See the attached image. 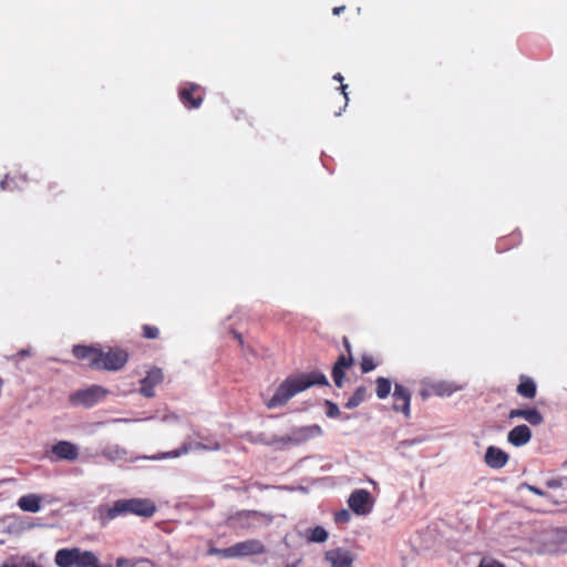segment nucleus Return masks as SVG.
Returning <instances> with one entry per match:
<instances>
[{
    "mask_svg": "<svg viewBox=\"0 0 567 567\" xmlns=\"http://www.w3.org/2000/svg\"><path fill=\"white\" fill-rule=\"evenodd\" d=\"M316 384L328 385L327 377L320 372L290 375L277 388L266 405L268 409L282 406L296 394Z\"/></svg>",
    "mask_w": 567,
    "mask_h": 567,
    "instance_id": "obj_1",
    "label": "nucleus"
},
{
    "mask_svg": "<svg viewBox=\"0 0 567 567\" xmlns=\"http://www.w3.org/2000/svg\"><path fill=\"white\" fill-rule=\"evenodd\" d=\"M156 512V505L148 498L118 499L113 506L101 509L103 524L118 517L133 514L142 517H152Z\"/></svg>",
    "mask_w": 567,
    "mask_h": 567,
    "instance_id": "obj_2",
    "label": "nucleus"
},
{
    "mask_svg": "<svg viewBox=\"0 0 567 567\" xmlns=\"http://www.w3.org/2000/svg\"><path fill=\"white\" fill-rule=\"evenodd\" d=\"M274 516L268 513L241 509L230 514L226 518V526L233 530H251L260 526H269Z\"/></svg>",
    "mask_w": 567,
    "mask_h": 567,
    "instance_id": "obj_3",
    "label": "nucleus"
},
{
    "mask_svg": "<svg viewBox=\"0 0 567 567\" xmlns=\"http://www.w3.org/2000/svg\"><path fill=\"white\" fill-rule=\"evenodd\" d=\"M54 561L59 567H92L99 563V559L90 550L73 547L59 549L55 553Z\"/></svg>",
    "mask_w": 567,
    "mask_h": 567,
    "instance_id": "obj_4",
    "label": "nucleus"
},
{
    "mask_svg": "<svg viewBox=\"0 0 567 567\" xmlns=\"http://www.w3.org/2000/svg\"><path fill=\"white\" fill-rule=\"evenodd\" d=\"M109 394V390L93 384L86 389L78 390L70 395V402L75 406L92 408L103 401Z\"/></svg>",
    "mask_w": 567,
    "mask_h": 567,
    "instance_id": "obj_5",
    "label": "nucleus"
},
{
    "mask_svg": "<svg viewBox=\"0 0 567 567\" xmlns=\"http://www.w3.org/2000/svg\"><path fill=\"white\" fill-rule=\"evenodd\" d=\"M128 352L117 347H109L107 350L101 348V359L97 370L120 371L128 361Z\"/></svg>",
    "mask_w": 567,
    "mask_h": 567,
    "instance_id": "obj_6",
    "label": "nucleus"
},
{
    "mask_svg": "<svg viewBox=\"0 0 567 567\" xmlns=\"http://www.w3.org/2000/svg\"><path fill=\"white\" fill-rule=\"evenodd\" d=\"M342 344L347 354H340L332 367V379L338 388H342L346 370L353 364L352 347L348 337L342 338Z\"/></svg>",
    "mask_w": 567,
    "mask_h": 567,
    "instance_id": "obj_7",
    "label": "nucleus"
},
{
    "mask_svg": "<svg viewBox=\"0 0 567 567\" xmlns=\"http://www.w3.org/2000/svg\"><path fill=\"white\" fill-rule=\"evenodd\" d=\"M213 551L221 554L224 557L259 555L265 551V546L260 540L248 539L224 549H214Z\"/></svg>",
    "mask_w": 567,
    "mask_h": 567,
    "instance_id": "obj_8",
    "label": "nucleus"
},
{
    "mask_svg": "<svg viewBox=\"0 0 567 567\" xmlns=\"http://www.w3.org/2000/svg\"><path fill=\"white\" fill-rule=\"evenodd\" d=\"M461 388L447 381H422L420 395L423 400L431 396H450Z\"/></svg>",
    "mask_w": 567,
    "mask_h": 567,
    "instance_id": "obj_9",
    "label": "nucleus"
},
{
    "mask_svg": "<svg viewBox=\"0 0 567 567\" xmlns=\"http://www.w3.org/2000/svg\"><path fill=\"white\" fill-rule=\"evenodd\" d=\"M204 96L205 90L196 83H185L178 90L179 101L188 110L200 107Z\"/></svg>",
    "mask_w": 567,
    "mask_h": 567,
    "instance_id": "obj_10",
    "label": "nucleus"
},
{
    "mask_svg": "<svg viewBox=\"0 0 567 567\" xmlns=\"http://www.w3.org/2000/svg\"><path fill=\"white\" fill-rule=\"evenodd\" d=\"M348 505L357 515H367L372 509L371 494L363 488L353 491L348 499Z\"/></svg>",
    "mask_w": 567,
    "mask_h": 567,
    "instance_id": "obj_11",
    "label": "nucleus"
},
{
    "mask_svg": "<svg viewBox=\"0 0 567 567\" xmlns=\"http://www.w3.org/2000/svg\"><path fill=\"white\" fill-rule=\"evenodd\" d=\"M72 354L80 361L86 362L93 370L99 369L101 359V347L76 344L72 348Z\"/></svg>",
    "mask_w": 567,
    "mask_h": 567,
    "instance_id": "obj_12",
    "label": "nucleus"
},
{
    "mask_svg": "<svg viewBox=\"0 0 567 567\" xmlns=\"http://www.w3.org/2000/svg\"><path fill=\"white\" fill-rule=\"evenodd\" d=\"M320 434L321 427L319 425H310L296 429L292 431L291 435L274 439L271 442L300 444Z\"/></svg>",
    "mask_w": 567,
    "mask_h": 567,
    "instance_id": "obj_13",
    "label": "nucleus"
},
{
    "mask_svg": "<svg viewBox=\"0 0 567 567\" xmlns=\"http://www.w3.org/2000/svg\"><path fill=\"white\" fill-rule=\"evenodd\" d=\"M393 404L392 410L394 412L402 413L406 419L411 416V392L408 388L396 383L394 385V392L392 394Z\"/></svg>",
    "mask_w": 567,
    "mask_h": 567,
    "instance_id": "obj_14",
    "label": "nucleus"
},
{
    "mask_svg": "<svg viewBox=\"0 0 567 567\" xmlns=\"http://www.w3.org/2000/svg\"><path fill=\"white\" fill-rule=\"evenodd\" d=\"M164 380V374L162 369L152 368L147 371L146 377L141 380L140 392L145 398H153L155 395V386L162 383Z\"/></svg>",
    "mask_w": 567,
    "mask_h": 567,
    "instance_id": "obj_15",
    "label": "nucleus"
},
{
    "mask_svg": "<svg viewBox=\"0 0 567 567\" xmlns=\"http://www.w3.org/2000/svg\"><path fill=\"white\" fill-rule=\"evenodd\" d=\"M52 454L58 460L75 461L79 457V449L69 441H60L52 446Z\"/></svg>",
    "mask_w": 567,
    "mask_h": 567,
    "instance_id": "obj_16",
    "label": "nucleus"
},
{
    "mask_svg": "<svg viewBox=\"0 0 567 567\" xmlns=\"http://www.w3.org/2000/svg\"><path fill=\"white\" fill-rule=\"evenodd\" d=\"M331 567H352L353 556L348 550L336 548L328 550L324 555Z\"/></svg>",
    "mask_w": 567,
    "mask_h": 567,
    "instance_id": "obj_17",
    "label": "nucleus"
},
{
    "mask_svg": "<svg viewBox=\"0 0 567 567\" xmlns=\"http://www.w3.org/2000/svg\"><path fill=\"white\" fill-rule=\"evenodd\" d=\"M508 454L496 447V446H488L485 453V463L491 467L495 470L503 468L507 462H508Z\"/></svg>",
    "mask_w": 567,
    "mask_h": 567,
    "instance_id": "obj_18",
    "label": "nucleus"
},
{
    "mask_svg": "<svg viewBox=\"0 0 567 567\" xmlns=\"http://www.w3.org/2000/svg\"><path fill=\"white\" fill-rule=\"evenodd\" d=\"M518 417L526 420L529 424L534 426L540 425L544 422L542 413L535 408L513 409L509 411L508 419L513 420Z\"/></svg>",
    "mask_w": 567,
    "mask_h": 567,
    "instance_id": "obj_19",
    "label": "nucleus"
},
{
    "mask_svg": "<svg viewBox=\"0 0 567 567\" xmlns=\"http://www.w3.org/2000/svg\"><path fill=\"white\" fill-rule=\"evenodd\" d=\"M530 439L532 431L525 424L515 426L507 434V441L516 447L527 444L530 441Z\"/></svg>",
    "mask_w": 567,
    "mask_h": 567,
    "instance_id": "obj_20",
    "label": "nucleus"
},
{
    "mask_svg": "<svg viewBox=\"0 0 567 567\" xmlns=\"http://www.w3.org/2000/svg\"><path fill=\"white\" fill-rule=\"evenodd\" d=\"M41 496L37 494L23 495L18 501V506L23 512L38 513L41 509Z\"/></svg>",
    "mask_w": 567,
    "mask_h": 567,
    "instance_id": "obj_21",
    "label": "nucleus"
},
{
    "mask_svg": "<svg viewBox=\"0 0 567 567\" xmlns=\"http://www.w3.org/2000/svg\"><path fill=\"white\" fill-rule=\"evenodd\" d=\"M516 392L525 399H534L537 392L535 381L527 375H520Z\"/></svg>",
    "mask_w": 567,
    "mask_h": 567,
    "instance_id": "obj_22",
    "label": "nucleus"
},
{
    "mask_svg": "<svg viewBox=\"0 0 567 567\" xmlns=\"http://www.w3.org/2000/svg\"><path fill=\"white\" fill-rule=\"evenodd\" d=\"M102 455L107 458L109 461L115 462V461H122L125 460L127 456V452L125 449L114 445V446H107L103 449Z\"/></svg>",
    "mask_w": 567,
    "mask_h": 567,
    "instance_id": "obj_23",
    "label": "nucleus"
},
{
    "mask_svg": "<svg viewBox=\"0 0 567 567\" xmlns=\"http://www.w3.org/2000/svg\"><path fill=\"white\" fill-rule=\"evenodd\" d=\"M328 536V532L322 526H316L306 530V538L309 543H324Z\"/></svg>",
    "mask_w": 567,
    "mask_h": 567,
    "instance_id": "obj_24",
    "label": "nucleus"
},
{
    "mask_svg": "<svg viewBox=\"0 0 567 567\" xmlns=\"http://www.w3.org/2000/svg\"><path fill=\"white\" fill-rule=\"evenodd\" d=\"M368 398V389L363 385L357 388L351 398L348 399L344 406L349 410L357 408Z\"/></svg>",
    "mask_w": 567,
    "mask_h": 567,
    "instance_id": "obj_25",
    "label": "nucleus"
},
{
    "mask_svg": "<svg viewBox=\"0 0 567 567\" xmlns=\"http://www.w3.org/2000/svg\"><path fill=\"white\" fill-rule=\"evenodd\" d=\"M391 381L388 378L379 377L375 380V394L380 400L388 398L391 392Z\"/></svg>",
    "mask_w": 567,
    "mask_h": 567,
    "instance_id": "obj_26",
    "label": "nucleus"
},
{
    "mask_svg": "<svg viewBox=\"0 0 567 567\" xmlns=\"http://www.w3.org/2000/svg\"><path fill=\"white\" fill-rule=\"evenodd\" d=\"M378 367V362L374 361V358L370 354H362L360 361V369L363 374L373 371Z\"/></svg>",
    "mask_w": 567,
    "mask_h": 567,
    "instance_id": "obj_27",
    "label": "nucleus"
},
{
    "mask_svg": "<svg viewBox=\"0 0 567 567\" xmlns=\"http://www.w3.org/2000/svg\"><path fill=\"white\" fill-rule=\"evenodd\" d=\"M63 194V189L56 182H49L47 184V196L48 200L54 202L59 196Z\"/></svg>",
    "mask_w": 567,
    "mask_h": 567,
    "instance_id": "obj_28",
    "label": "nucleus"
},
{
    "mask_svg": "<svg viewBox=\"0 0 567 567\" xmlns=\"http://www.w3.org/2000/svg\"><path fill=\"white\" fill-rule=\"evenodd\" d=\"M190 451L189 444H183L179 449L163 453L158 458H175L187 454Z\"/></svg>",
    "mask_w": 567,
    "mask_h": 567,
    "instance_id": "obj_29",
    "label": "nucleus"
},
{
    "mask_svg": "<svg viewBox=\"0 0 567 567\" xmlns=\"http://www.w3.org/2000/svg\"><path fill=\"white\" fill-rule=\"evenodd\" d=\"M546 487L556 489V488H564L567 486V476H559L554 477L550 480H547L545 483Z\"/></svg>",
    "mask_w": 567,
    "mask_h": 567,
    "instance_id": "obj_30",
    "label": "nucleus"
},
{
    "mask_svg": "<svg viewBox=\"0 0 567 567\" xmlns=\"http://www.w3.org/2000/svg\"><path fill=\"white\" fill-rule=\"evenodd\" d=\"M142 331V336L145 339H157L159 337V329L155 326L143 324Z\"/></svg>",
    "mask_w": 567,
    "mask_h": 567,
    "instance_id": "obj_31",
    "label": "nucleus"
},
{
    "mask_svg": "<svg viewBox=\"0 0 567 567\" xmlns=\"http://www.w3.org/2000/svg\"><path fill=\"white\" fill-rule=\"evenodd\" d=\"M327 406V416L329 417H338L340 415V410L338 405L331 401H326Z\"/></svg>",
    "mask_w": 567,
    "mask_h": 567,
    "instance_id": "obj_32",
    "label": "nucleus"
},
{
    "mask_svg": "<svg viewBox=\"0 0 567 567\" xmlns=\"http://www.w3.org/2000/svg\"><path fill=\"white\" fill-rule=\"evenodd\" d=\"M334 520L340 524L348 523L350 520V513L347 509H341L334 514Z\"/></svg>",
    "mask_w": 567,
    "mask_h": 567,
    "instance_id": "obj_33",
    "label": "nucleus"
},
{
    "mask_svg": "<svg viewBox=\"0 0 567 567\" xmlns=\"http://www.w3.org/2000/svg\"><path fill=\"white\" fill-rule=\"evenodd\" d=\"M478 567H505V565L495 559L483 558Z\"/></svg>",
    "mask_w": 567,
    "mask_h": 567,
    "instance_id": "obj_34",
    "label": "nucleus"
},
{
    "mask_svg": "<svg viewBox=\"0 0 567 567\" xmlns=\"http://www.w3.org/2000/svg\"><path fill=\"white\" fill-rule=\"evenodd\" d=\"M14 181L9 175H6V177L0 182V188L2 190H12Z\"/></svg>",
    "mask_w": 567,
    "mask_h": 567,
    "instance_id": "obj_35",
    "label": "nucleus"
},
{
    "mask_svg": "<svg viewBox=\"0 0 567 567\" xmlns=\"http://www.w3.org/2000/svg\"><path fill=\"white\" fill-rule=\"evenodd\" d=\"M195 449H196V450H204V451H206V450L218 451V450L220 449V445H219V443H217V442H215V443H214L213 445H210V446H207V445H205L204 443H196V444H195Z\"/></svg>",
    "mask_w": 567,
    "mask_h": 567,
    "instance_id": "obj_36",
    "label": "nucleus"
},
{
    "mask_svg": "<svg viewBox=\"0 0 567 567\" xmlns=\"http://www.w3.org/2000/svg\"><path fill=\"white\" fill-rule=\"evenodd\" d=\"M18 567H42L33 560H25L18 564Z\"/></svg>",
    "mask_w": 567,
    "mask_h": 567,
    "instance_id": "obj_37",
    "label": "nucleus"
},
{
    "mask_svg": "<svg viewBox=\"0 0 567 567\" xmlns=\"http://www.w3.org/2000/svg\"><path fill=\"white\" fill-rule=\"evenodd\" d=\"M527 488L535 495H538V496H544L545 495V492L542 491L540 488L536 487V486H533V485H528Z\"/></svg>",
    "mask_w": 567,
    "mask_h": 567,
    "instance_id": "obj_38",
    "label": "nucleus"
},
{
    "mask_svg": "<svg viewBox=\"0 0 567 567\" xmlns=\"http://www.w3.org/2000/svg\"><path fill=\"white\" fill-rule=\"evenodd\" d=\"M344 9H346V7H344V6H341V7H334V8H333V10H332V12H333V14H334V16H338V14H340L341 12H343V11H344Z\"/></svg>",
    "mask_w": 567,
    "mask_h": 567,
    "instance_id": "obj_39",
    "label": "nucleus"
},
{
    "mask_svg": "<svg viewBox=\"0 0 567 567\" xmlns=\"http://www.w3.org/2000/svg\"><path fill=\"white\" fill-rule=\"evenodd\" d=\"M233 333H234V337L238 340V342L243 346L244 340H243L241 333H239L237 331H234Z\"/></svg>",
    "mask_w": 567,
    "mask_h": 567,
    "instance_id": "obj_40",
    "label": "nucleus"
},
{
    "mask_svg": "<svg viewBox=\"0 0 567 567\" xmlns=\"http://www.w3.org/2000/svg\"><path fill=\"white\" fill-rule=\"evenodd\" d=\"M333 80H336L338 82H342L343 81V76L340 73H337V74L333 75Z\"/></svg>",
    "mask_w": 567,
    "mask_h": 567,
    "instance_id": "obj_41",
    "label": "nucleus"
},
{
    "mask_svg": "<svg viewBox=\"0 0 567 567\" xmlns=\"http://www.w3.org/2000/svg\"><path fill=\"white\" fill-rule=\"evenodd\" d=\"M347 87H348V85H344V84H342L340 87L346 100H348L347 92H346Z\"/></svg>",
    "mask_w": 567,
    "mask_h": 567,
    "instance_id": "obj_42",
    "label": "nucleus"
},
{
    "mask_svg": "<svg viewBox=\"0 0 567 567\" xmlns=\"http://www.w3.org/2000/svg\"><path fill=\"white\" fill-rule=\"evenodd\" d=\"M18 354L21 357L30 355V350H21Z\"/></svg>",
    "mask_w": 567,
    "mask_h": 567,
    "instance_id": "obj_43",
    "label": "nucleus"
},
{
    "mask_svg": "<svg viewBox=\"0 0 567 567\" xmlns=\"http://www.w3.org/2000/svg\"><path fill=\"white\" fill-rule=\"evenodd\" d=\"M240 115H245V112H244V111L238 110V111H237V114L235 115V118H236V120H240Z\"/></svg>",
    "mask_w": 567,
    "mask_h": 567,
    "instance_id": "obj_44",
    "label": "nucleus"
},
{
    "mask_svg": "<svg viewBox=\"0 0 567 567\" xmlns=\"http://www.w3.org/2000/svg\"><path fill=\"white\" fill-rule=\"evenodd\" d=\"M1 567H18V564H3Z\"/></svg>",
    "mask_w": 567,
    "mask_h": 567,
    "instance_id": "obj_45",
    "label": "nucleus"
},
{
    "mask_svg": "<svg viewBox=\"0 0 567 567\" xmlns=\"http://www.w3.org/2000/svg\"><path fill=\"white\" fill-rule=\"evenodd\" d=\"M286 567H296V565H293V564H289V565H287Z\"/></svg>",
    "mask_w": 567,
    "mask_h": 567,
    "instance_id": "obj_46",
    "label": "nucleus"
},
{
    "mask_svg": "<svg viewBox=\"0 0 567 567\" xmlns=\"http://www.w3.org/2000/svg\"><path fill=\"white\" fill-rule=\"evenodd\" d=\"M564 466H567V461L564 463Z\"/></svg>",
    "mask_w": 567,
    "mask_h": 567,
    "instance_id": "obj_47",
    "label": "nucleus"
}]
</instances>
